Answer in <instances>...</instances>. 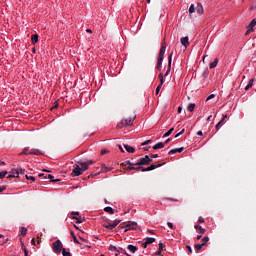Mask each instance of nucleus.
I'll use <instances>...</instances> for the list:
<instances>
[{"label":"nucleus","mask_w":256,"mask_h":256,"mask_svg":"<svg viewBox=\"0 0 256 256\" xmlns=\"http://www.w3.org/2000/svg\"><path fill=\"white\" fill-rule=\"evenodd\" d=\"M175 153H177V148L171 149V150L168 152V155H175Z\"/></svg>","instance_id":"obj_42"},{"label":"nucleus","mask_w":256,"mask_h":256,"mask_svg":"<svg viewBox=\"0 0 256 256\" xmlns=\"http://www.w3.org/2000/svg\"><path fill=\"white\" fill-rule=\"evenodd\" d=\"M159 157V154H152V159H157Z\"/></svg>","instance_id":"obj_60"},{"label":"nucleus","mask_w":256,"mask_h":256,"mask_svg":"<svg viewBox=\"0 0 256 256\" xmlns=\"http://www.w3.org/2000/svg\"><path fill=\"white\" fill-rule=\"evenodd\" d=\"M225 119H227V114L222 115V120L225 121Z\"/></svg>","instance_id":"obj_62"},{"label":"nucleus","mask_w":256,"mask_h":256,"mask_svg":"<svg viewBox=\"0 0 256 256\" xmlns=\"http://www.w3.org/2000/svg\"><path fill=\"white\" fill-rule=\"evenodd\" d=\"M125 171H143V167L142 166H128V167H124Z\"/></svg>","instance_id":"obj_10"},{"label":"nucleus","mask_w":256,"mask_h":256,"mask_svg":"<svg viewBox=\"0 0 256 256\" xmlns=\"http://www.w3.org/2000/svg\"><path fill=\"white\" fill-rule=\"evenodd\" d=\"M218 63H219V59L216 58L213 62L210 63V69H215Z\"/></svg>","instance_id":"obj_23"},{"label":"nucleus","mask_w":256,"mask_h":256,"mask_svg":"<svg viewBox=\"0 0 256 256\" xmlns=\"http://www.w3.org/2000/svg\"><path fill=\"white\" fill-rule=\"evenodd\" d=\"M163 164H151L149 167L143 168L142 172L145 171H153L155 169H158V167H162Z\"/></svg>","instance_id":"obj_8"},{"label":"nucleus","mask_w":256,"mask_h":256,"mask_svg":"<svg viewBox=\"0 0 256 256\" xmlns=\"http://www.w3.org/2000/svg\"><path fill=\"white\" fill-rule=\"evenodd\" d=\"M224 124H225L224 120H221L220 122H218L215 126L216 131H219V129H221V127H223Z\"/></svg>","instance_id":"obj_21"},{"label":"nucleus","mask_w":256,"mask_h":256,"mask_svg":"<svg viewBox=\"0 0 256 256\" xmlns=\"http://www.w3.org/2000/svg\"><path fill=\"white\" fill-rule=\"evenodd\" d=\"M123 121L126 127H131V125H133V121H135V116L124 119Z\"/></svg>","instance_id":"obj_11"},{"label":"nucleus","mask_w":256,"mask_h":256,"mask_svg":"<svg viewBox=\"0 0 256 256\" xmlns=\"http://www.w3.org/2000/svg\"><path fill=\"white\" fill-rule=\"evenodd\" d=\"M25 177L28 179V181H35V177L33 176L26 175Z\"/></svg>","instance_id":"obj_46"},{"label":"nucleus","mask_w":256,"mask_h":256,"mask_svg":"<svg viewBox=\"0 0 256 256\" xmlns=\"http://www.w3.org/2000/svg\"><path fill=\"white\" fill-rule=\"evenodd\" d=\"M256 25V19H253L250 24L248 25V30L246 32V35H249V33H251V31H253V27H255Z\"/></svg>","instance_id":"obj_12"},{"label":"nucleus","mask_w":256,"mask_h":256,"mask_svg":"<svg viewBox=\"0 0 256 256\" xmlns=\"http://www.w3.org/2000/svg\"><path fill=\"white\" fill-rule=\"evenodd\" d=\"M62 255L63 256H71V252H67V249L63 248L62 249Z\"/></svg>","instance_id":"obj_38"},{"label":"nucleus","mask_w":256,"mask_h":256,"mask_svg":"<svg viewBox=\"0 0 256 256\" xmlns=\"http://www.w3.org/2000/svg\"><path fill=\"white\" fill-rule=\"evenodd\" d=\"M135 229H137V222H126V229L124 230V233Z\"/></svg>","instance_id":"obj_7"},{"label":"nucleus","mask_w":256,"mask_h":256,"mask_svg":"<svg viewBox=\"0 0 256 256\" xmlns=\"http://www.w3.org/2000/svg\"><path fill=\"white\" fill-rule=\"evenodd\" d=\"M104 211L106 212V213H110V215H113L114 213H115V210H113V208H111V207H105L104 208Z\"/></svg>","instance_id":"obj_24"},{"label":"nucleus","mask_w":256,"mask_h":256,"mask_svg":"<svg viewBox=\"0 0 256 256\" xmlns=\"http://www.w3.org/2000/svg\"><path fill=\"white\" fill-rule=\"evenodd\" d=\"M161 87H163V84H159L156 88V95H159V92L161 91Z\"/></svg>","instance_id":"obj_40"},{"label":"nucleus","mask_w":256,"mask_h":256,"mask_svg":"<svg viewBox=\"0 0 256 256\" xmlns=\"http://www.w3.org/2000/svg\"><path fill=\"white\" fill-rule=\"evenodd\" d=\"M22 250L24 251L25 256H29V251L27 250V247H25V244H22Z\"/></svg>","instance_id":"obj_37"},{"label":"nucleus","mask_w":256,"mask_h":256,"mask_svg":"<svg viewBox=\"0 0 256 256\" xmlns=\"http://www.w3.org/2000/svg\"><path fill=\"white\" fill-rule=\"evenodd\" d=\"M203 5H201V3H198L196 6V13H198V15H203Z\"/></svg>","instance_id":"obj_14"},{"label":"nucleus","mask_w":256,"mask_h":256,"mask_svg":"<svg viewBox=\"0 0 256 256\" xmlns=\"http://www.w3.org/2000/svg\"><path fill=\"white\" fill-rule=\"evenodd\" d=\"M127 165H129V167H133V166H135V163H133V162H131L130 160H128V161L122 163V164H121V167H123V169H125V168L128 167Z\"/></svg>","instance_id":"obj_15"},{"label":"nucleus","mask_w":256,"mask_h":256,"mask_svg":"<svg viewBox=\"0 0 256 256\" xmlns=\"http://www.w3.org/2000/svg\"><path fill=\"white\" fill-rule=\"evenodd\" d=\"M165 51H167V45L163 43L158 54V60L156 65V69L158 71H161V65H163V59L165 57Z\"/></svg>","instance_id":"obj_1"},{"label":"nucleus","mask_w":256,"mask_h":256,"mask_svg":"<svg viewBox=\"0 0 256 256\" xmlns=\"http://www.w3.org/2000/svg\"><path fill=\"white\" fill-rule=\"evenodd\" d=\"M80 165L82 167L83 173H84V171H87V169H89V163H87V162H80Z\"/></svg>","instance_id":"obj_19"},{"label":"nucleus","mask_w":256,"mask_h":256,"mask_svg":"<svg viewBox=\"0 0 256 256\" xmlns=\"http://www.w3.org/2000/svg\"><path fill=\"white\" fill-rule=\"evenodd\" d=\"M100 153H101V155H105L106 153H109V150H107V149H102Z\"/></svg>","instance_id":"obj_49"},{"label":"nucleus","mask_w":256,"mask_h":256,"mask_svg":"<svg viewBox=\"0 0 256 256\" xmlns=\"http://www.w3.org/2000/svg\"><path fill=\"white\" fill-rule=\"evenodd\" d=\"M253 87V79H251L249 81V83L247 84V86L245 87V91H249V89H251Z\"/></svg>","instance_id":"obj_30"},{"label":"nucleus","mask_w":256,"mask_h":256,"mask_svg":"<svg viewBox=\"0 0 256 256\" xmlns=\"http://www.w3.org/2000/svg\"><path fill=\"white\" fill-rule=\"evenodd\" d=\"M183 147H180V148H176V151H177V153H183Z\"/></svg>","instance_id":"obj_53"},{"label":"nucleus","mask_w":256,"mask_h":256,"mask_svg":"<svg viewBox=\"0 0 256 256\" xmlns=\"http://www.w3.org/2000/svg\"><path fill=\"white\" fill-rule=\"evenodd\" d=\"M197 135L200 136V137L203 136V131H198Z\"/></svg>","instance_id":"obj_63"},{"label":"nucleus","mask_w":256,"mask_h":256,"mask_svg":"<svg viewBox=\"0 0 256 256\" xmlns=\"http://www.w3.org/2000/svg\"><path fill=\"white\" fill-rule=\"evenodd\" d=\"M198 223H205V219H203V217H200V218L198 219Z\"/></svg>","instance_id":"obj_56"},{"label":"nucleus","mask_w":256,"mask_h":256,"mask_svg":"<svg viewBox=\"0 0 256 256\" xmlns=\"http://www.w3.org/2000/svg\"><path fill=\"white\" fill-rule=\"evenodd\" d=\"M216 95L215 94H211L207 97L206 101H210V99H215Z\"/></svg>","instance_id":"obj_47"},{"label":"nucleus","mask_w":256,"mask_h":256,"mask_svg":"<svg viewBox=\"0 0 256 256\" xmlns=\"http://www.w3.org/2000/svg\"><path fill=\"white\" fill-rule=\"evenodd\" d=\"M158 79H160V83H161V85H163V83H164V80H163V73H160V74L158 75Z\"/></svg>","instance_id":"obj_43"},{"label":"nucleus","mask_w":256,"mask_h":256,"mask_svg":"<svg viewBox=\"0 0 256 256\" xmlns=\"http://www.w3.org/2000/svg\"><path fill=\"white\" fill-rule=\"evenodd\" d=\"M20 233H21L22 237H25V235H27V228L22 227L20 230Z\"/></svg>","instance_id":"obj_35"},{"label":"nucleus","mask_w":256,"mask_h":256,"mask_svg":"<svg viewBox=\"0 0 256 256\" xmlns=\"http://www.w3.org/2000/svg\"><path fill=\"white\" fill-rule=\"evenodd\" d=\"M149 143H151V140H146L141 144V146L144 147V145H149Z\"/></svg>","instance_id":"obj_50"},{"label":"nucleus","mask_w":256,"mask_h":256,"mask_svg":"<svg viewBox=\"0 0 256 256\" xmlns=\"http://www.w3.org/2000/svg\"><path fill=\"white\" fill-rule=\"evenodd\" d=\"M124 148L127 151V153H135V148L129 146L128 144H124Z\"/></svg>","instance_id":"obj_16"},{"label":"nucleus","mask_w":256,"mask_h":256,"mask_svg":"<svg viewBox=\"0 0 256 256\" xmlns=\"http://www.w3.org/2000/svg\"><path fill=\"white\" fill-rule=\"evenodd\" d=\"M31 243H32V245H36V244H35V238H33V239L31 240Z\"/></svg>","instance_id":"obj_64"},{"label":"nucleus","mask_w":256,"mask_h":256,"mask_svg":"<svg viewBox=\"0 0 256 256\" xmlns=\"http://www.w3.org/2000/svg\"><path fill=\"white\" fill-rule=\"evenodd\" d=\"M203 247H205V244H196L194 246V248L196 249V251H201V249H203Z\"/></svg>","instance_id":"obj_31"},{"label":"nucleus","mask_w":256,"mask_h":256,"mask_svg":"<svg viewBox=\"0 0 256 256\" xmlns=\"http://www.w3.org/2000/svg\"><path fill=\"white\" fill-rule=\"evenodd\" d=\"M163 147H165V143L163 142H160V143H157L153 146V149L157 150V149H163Z\"/></svg>","instance_id":"obj_20"},{"label":"nucleus","mask_w":256,"mask_h":256,"mask_svg":"<svg viewBox=\"0 0 256 256\" xmlns=\"http://www.w3.org/2000/svg\"><path fill=\"white\" fill-rule=\"evenodd\" d=\"M103 173H107V171H110V169L107 168V166H102Z\"/></svg>","instance_id":"obj_48"},{"label":"nucleus","mask_w":256,"mask_h":256,"mask_svg":"<svg viewBox=\"0 0 256 256\" xmlns=\"http://www.w3.org/2000/svg\"><path fill=\"white\" fill-rule=\"evenodd\" d=\"M152 161L153 159H151L149 155H146L144 158H140L139 161L135 163V165L141 167V165H149Z\"/></svg>","instance_id":"obj_4"},{"label":"nucleus","mask_w":256,"mask_h":256,"mask_svg":"<svg viewBox=\"0 0 256 256\" xmlns=\"http://www.w3.org/2000/svg\"><path fill=\"white\" fill-rule=\"evenodd\" d=\"M15 171L16 177H19V175H23L25 173V170L23 168H18Z\"/></svg>","instance_id":"obj_22"},{"label":"nucleus","mask_w":256,"mask_h":256,"mask_svg":"<svg viewBox=\"0 0 256 256\" xmlns=\"http://www.w3.org/2000/svg\"><path fill=\"white\" fill-rule=\"evenodd\" d=\"M149 244H147L146 242H144V243H142V247L144 248V249H147V246H148Z\"/></svg>","instance_id":"obj_57"},{"label":"nucleus","mask_w":256,"mask_h":256,"mask_svg":"<svg viewBox=\"0 0 256 256\" xmlns=\"http://www.w3.org/2000/svg\"><path fill=\"white\" fill-rule=\"evenodd\" d=\"M52 249L54 253L59 255L61 253V250L63 249V243H61V240H57L52 244Z\"/></svg>","instance_id":"obj_3"},{"label":"nucleus","mask_w":256,"mask_h":256,"mask_svg":"<svg viewBox=\"0 0 256 256\" xmlns=\"http://www.w3.org/2000/svg\"><path fill=\"white\" fill-rule=\"evenodd\" d=\"M180 43H182V45H184V47H189V37H182L180 39Z\"/></svg>","instance_id":"obj_13"},{"label":"nucleus","mask_w":256,"mask_h":256,"mask_svg":"<svg viewBox=\"0 0 256 256\" xmlns=\"http://www.w3.org/2000/svg\"><path fill=\"white\" fill-rule=\"evenodd\" d=\"M71 216L72 217H79V212H71Z\"/></svg>","instance_id":"obj_52"},{"label":"nucleus","mask_w":256,"mask_h":256,"mask_svg":"<svg viewBox=\"0 0 256 256\" xmlns=\"http://www.w3.org/2000/svg\"><path fill=\"white\" fill-rule=\"evenodd\" d=\"M186 249L189 251V253H193V248H191V246H186Z\"/></svg>","instance_id":"obj_55"},{"label":"nucleus","mask_w":256,"mask_h":256,"mask_svg":"<svg viewBox=\"0 0 256 256\" xmlns=\"http://www.w3.org/2000/svg\"><path fill=\"white\" fill-rule=\"evenodd\" d=\"M119 228L120 229H127V222H123L122 224H120Z\"/></svg>","instance_id":"obj_44"},{"label":"nucleus","mask_w":256,"mask_h":256,"mask_svg":"<svg viewBox=\"0 0 256 256\" xmlns=\"http://www.w3.org/2000/svg\"><path fill=\"white\" fill-rule=\"evenodd\" d=\"M109 251H118L116 246L110 245Z\"/></svg>","instance_id":"obj_45"},{"label":"nucleus","mask_w":256,"mask_h":256,"mask_svg":"<svg viewBox=\"0 0 256 256\" xmlns=\"http://www.w3.org/2000/svg\"><path fill=\"white\" fill-rule=\"evenodd\" d=\"M6 175H7V171L0 172V179H5Z\"/></svg>","instance_id":"obj_41"},{"label":"nucleus","mask_w":256,"mask_h":256,"mask_svg":"<svg viewBox=\"0 0 256 256\" xmlns=\"http://www.w3.org/2000/svg\"><path fill=\"white\" fill-rule=\"evenodd\" d=\"M167 225H168V227H170V229H173V223L168 222Z\"/></svg>","instance_id":"obj_59"},{"label":"nucleus","mask_w":256,"mask_h":256,"mask_svg":"<svg viewBox=\"0 0 256 256\" xmlns=\"http://www.w3.org/2000/svg\"><path fill=\"white\" fill-rule=\"evenodd\" d=\"M53 175H51V174H48V179H50V181H53Z\"/></svg>","instance_id":"obj_61"},{"label":"nucleus","mask_w":256,"mask_h":256,"mask_svg":"<svg viewBox=\"0 0 256 256\" xmlns=\"http://www.w3.org/2000/svg\"><path fill=\"white\" fill-rule=\"evenodd\" d=\"M195 5H191L190 8H189V14L191 15V13H195Z\"/></svg>","instance_id":"obj_39"},{"label":"nucleus","mask_w":256,"mask_h":256,"mask_svg":"<svg viewBox=\"0 0 256 256\" xmlns=\"http://www.w3.org/2000/svg\"><path fill=\"white\" fill-rule=\"evenodd\" d=\"M119 223H121V220L116 219L113 221V223L104 224L103 227H105V229H109L110 231H113V229H115V227H117V225H119Z\"/></svg>","instance_id":"obj_5"},{"label":"nucleus","mask_w":256,"mask_h":256,"mask_svg":"<svg viewBox=\"0 0 256 256\" xmlns=\"http://www.w3.org/2000/svg\"><path fill=\"white\" fill-rule=\"evenodd\" d=\"M127 249L131 251V253H135L137 251V246L128 245Z\"/></svg>","instance_id":"obj_27"},{"label":"nucleus","mask_w":256,"mask_h":256,"mask_svg":"<svg viewBox=\"0 0 256 256\" xmlns=\"http://www.w3.org/2000/svg\"><path fill=\"white\" fill-rule=\"evenodd\" d=\"M5 189H7V186H2V187H0V193H3V191H5Z\"/></svg>","instance_id":"obj_54"},{"label":"nucleus","mask_w":256,"mask_h":256,"mask_svg":"<svg viewBox=\"0 0 256 256\" xmlns=\"http://www.w3.org/2000/svg\"><path fill=\"white\" fill-rule=\"evenodd\" d=\"M147 245H151L152 243H155V238H146Z\"/></svg>","instance_id":"obj_33"},{"label":"nucleus","mask_w":256,"mask_h":256,"mask_svg":"<svg viewBox=\"0 0 256 256\" xmlns=\"http://www.w3.org/2000/svg\"><path fill=\"white\" fill-rule=\"evenodd\" d=\"M79 175H83V168L76 165L72 170L71 176L72 177H79Z\"/></svg>","instance_id":"obj_6"},{"label":"nucleus","mask_w":256,"mask_h":256,"mask_svg":"<svg viewBox=\"0 0 256 256\" xmlns=\"http://www.w3.org/2000/svg\"><path fill=\"white\" fill-rule=\"evenodd\" d=\"M171 61H173V52L168 57V68L165 73V77H167V75H169V73H171Z\"/></svg>","instance_id":"obj_9"},{"label":"nucleus","mask_w":256,"mask_h":256,"mask_svg":"<svg viewBox=\"0 0 256 256\" xmlns=\"http://www.w3.org/2000/svg\"><path fill=\"white\" fill-rule=\"evenodd\" d=\"M171 142V138H168L165 142H164V145H167Z\"/></svg>","instance_id":"obj_58"},{"label":"nucleus","mask_w":256,"mask_h":256,"mask_svg":"<svg viewBox=\"0 0 256 256\" xmlns=\"http://www.w3.org/2000/svg\"><path fill=\"white\" fill-rule=\"evenodd\" d=\"M20 155H43V152L39 149L29 150V147H26L23 149V151L20 153Z\"/></svg>","instance_id":"obj_2"},{"label":"nucleus","mask_w":256,"mask_h":256,"mask_svg":"<svg viewBox=\"0 0 256 256\" xmlns=\"http://www.w3.org/2000/svg\"><path fill=\"white\" fill-rule=\"evenodd\" d=\"M72 239L74 243H77L78 245H81V242L77 239V236H75V232H71Z\"/></svg>","instance_id":"obj_26"},{"label":"nucleus","mask_w":256,"mask_h":256,"mask_svg":"<svg viewBox=\"0 0 256 256\" xmlns=\"http://www.w3.org/2000/svg\"><path fill=\"white\" fill-rule=\"evenodd\" d=\"M72 219H76V223H83V217L81 216H73Z\"/></svg>","instance_id":"obj_28"},{"label":"nucleus","mask_w":256,"mask_h":256,"mask_svg":"<svg viewBox=\"0 0 256 256\" xmlns=\"http://www.w3.org/2000/svg\"><path fill=\"white\" fill-rule=\"evenodd\" d=\"M173 131H175V128H170L163 137H169V135H171V133H173Z\"/></svg>","instance_id":"obj_32"},{"label":"nucleus","mask_w":256,"mask_h":256,"mask_svg":"<svg viewBox=\"0 0 256 256\" xmlns=\"http://www.w3.org/2000/svg\"><path fill=\"white\" fill-rule=\"evenodd\" d=\"M194 227H195V229H198L199 233H201L202 235L205 233V229L203 227H201L200 225H195Z\"/></svg>","instance_id":"obj_29"},{"label":"nucleus","mask_w":256,"mask_h":256,"mask_svg":"<svg viewBox=\"0 0 256 256\" xmlns=\"http://www.w3.org/2000/svg\"><path fill=\"white\" fill-rule=\"evenodd\" d=\"M31 41H32V45H35V43H37L39 41V35L33 34L31 36Z\"/></svg>","instance_id":"obj_18"},{"label":"nucleus","mask_w":256,"mask_h":256,"mask_svg":"<svg viewBox=\"0 0 256 256\" xmlns=\"http://www.w3.org/2000/svg\"><path fill=\"white\" fill-rule=\"evenodd\" d=\"M207 243H209V238H208V236H205V237L202 239V245H204V247H205V245H207Z\"/></svg>","instance_id":"obj_36"},{"label":"nucleus","mask_w":256,"mask_h":256,"mask_svg":"<svg viewBox=\"0 0 256 256\" xmlns=\"http://www.w3.org/2000/svg\"><path fill=\"white\" fill-rule=\"evenodd\" d=\"M187 111H190V113H192V111H195V104H190V105L187 107Z\"/></svg>","instance_id":"obj_34"},{"label":"nucleus","mask_w":256,"mask_h":256,"mask_svg":"<svg viewBox=\"0 0 256 256\" xmlns=\"http://www.w3.org/2000/svg\"><path fill=\"white\" fill-rule=\"evenodd\" d=\"M17 177L15 174H10L7 176V179H15Z\"/></svg>","instance_id":"obj_51"},{"label":"nucleus","mask_w":256,"mask_h":256,"mask_svg":"<svg viewBox=\"0 0 256 256\" xmlns=\"http://www.w3.org/2000/svg\"><path fill=\"white\" fill-rule=\"evenodd\" d=\"M116 127L117 129H123V127H127V126L125 124V121L121 120V122H119Z\"/></svg>","instance_id":"obj_25"},{"label":"nucleus","mask_w":256,"mask_h":256,"mask_svg":"<svg viewBox=\"0 0 256 256\" xmlns=\"http://www.w3.org/2000/svg\"><path fill=\"white\" fill-rule=\"evenodd\" d=\"M158 247H159V248H158V251L155 252V255H161V253H162V251H163L165 245L160 242V243L158 244Z\"/></svg>","instance_id":"obj_17"}]
</instances>
